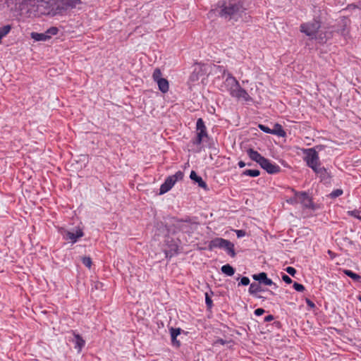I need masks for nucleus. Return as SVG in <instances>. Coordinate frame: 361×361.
<instances>
[{"instance_id": "nucleus-1", "label": "nucleus", "mask_w": 361, "mask_h": 361, "mask_svg": "<svg viewBox=\"0 0 361 361\" xmlns=\"http://www.w3.org/2000/svg\"><path fill=\"white\" fill-rule=\"evenodd\" d=\"M82 4L81 0H23L22 3L29 16L35 17L63 16Z\"/></svg>"}, {"instance_id": "nucleus-2", "label": "nucleus", "mask_w": 361, "mask_h": 361, "mask_svg": "<svg viewBox=\"0 0 361 361\" xmlns=\"http://www.w3.org/2000/svg\"><path fill=\"white\" fill-rule=\"evenodd\" d=\"M220 15L222 17L238 20L247 9L245 0H229L221 6Z\"/></svg>"}, {"instance_id": "nucleus-3", "label": "nucleus", "mask_w": 361, "mask_h": 361, "mask_svg": "<svg viewBox=\"0 0 361 361\" xmlns=\"http://www.w3.org/2000/svg\"><path fill=\"white\" fill-rule=\"evenodd\" d=\"M320 27L321 21L319 19L314 18L310 22L302 23L300 26V30L310 39H316L317 34Z\"/></svg>"}, {"instance_id": "nucleus-4", "label": "nucleus", "mask_w": 361, "mask_h": 361, "mask_svg": "<svg viewBox=\"0 0 361 361\" xmlns=\"http://www.w3.org/2000/svg\"><path fill=\"white\" fill-rule=\"evenodd\" d=\"M183 173L178 171L174 175L167 177L164 183L160 186L159 195H163L169 192L178 180L183 178Z\"/></svg>"}, {"instance_id": "nucleus-5", "label": "nucleus", "mask_w": 361, "mask_h": 361, "mask_svg": "<svg viewBox=\"0 0 361 361\" xmlns=\"http://www.w3.org/2000/svg\"><path fill=\"white\" fill-rule=\"evenodd\" d=\"M208 137L207 128L202 118L197 119L196 123V137L193 141V144L200 145L203 142L204 139Z\"/></svg>"}, {"instance_id": "nucleus-6", "label": "nucleus", "mask_w": 361, "mask_h": 361, "mask_svg": "<svg viewBox=\"0 0 361 361\" xmlns=\"http://www.w3.org/2000/svg\"><path fill=\"white\" fill-rule=\"evenodd\" d=\"M304 154H305L304 160L311 169L320 164L319 154L314 148L304 149Z\"/></svg>"}, {"instance_id": "nucleus-7", "label": "nucleus", "mask_w": 361, "mask_h": 361, "mask_svg": "<svg viewBox=\"0 0 361 361\" xmlns=\"http://www.w3.org/2000/svg\"><path fill=\"white\" fill-rule=\"evenodd\" d=\"M162 73L159 68H156L152 74V78L154 82L157 83L159 90L162 93H166L169 90V81L161 77Z\"/></svg>"}, {"instance_id": "nucleus-8", "label": "nucleus", "mask_w": 361, "mask_h": 361, "mask_svg": "<svg viewBox=\"0 0 361 361\" xmlns=\"http://www.w3.org/2000/svg\"><path fill=\"white\" fill-rule=\"evenodd\" d=\"M61 233L63 239L70 240L72 243H76L80 238L84 235V233L80 228L76 230L75 232L63 230L61 231Z\"/></svg>"}, {"instance_id": "nucleus-9", "label": "nucleus", "mask_w": 361, "mask_h": 361, "mask_svg": "<svg viewBox=\"0 0 361 361\" xmlns=\"http://www.w3.org/2000/svg\"><path fill=\"white\" fill-rule=\"evenodd\" d=\"M260 166L264 169L269 174L278 173L281 171V167L275 163L271 162L268 159L265 158Z\"/></svg>"}, {"instance_id": "nucleus-10", "label": "nucleus", "mask_w": 361, "mask_h": 361, "mask_svg": "<svg viewBox=\"0 0 361 361\" xmlns=\"http://www.w3.org/2000/svg\"><path fill=\"white\" fill-rule=\"evenodd\" d=\"M296 197L298 198V203L302 204L306 208H312L313 203L310 197L305 192H295Z\"/></svg>"}, {"instance_id": "nucleus-11", "label": "nucleus", "mask_w": 361, "mask_h": 361, "mask_svg": "<svg viewBox=\"0 0 361 361\" xmlns=\"http://www.w3.org/2000/svg\"><path fill=\"white\" fill-rule=\"evenodd\" d=\"M234 98H236L238 100L245 102L246 103L252 102V98L249 95L245 90L240 87L236 93L233 95Z\"/></svg>"}, {"instance_id": "nucleus-12", "label": "nucleus", "mask_w": 361, "mask_h": 361, "mask_svg": "<svg viewBox=\"0 0 361 361\" xmlns=\"http://www.w3.org/2000/svg\"><path fill=\"white\" fill-rule=\"evenodd\" d=\"M252 278L255 281H258L266 286L274 285L275 287H277L276 285L272 281V280L267 277V274L265 272H261L258 274H254L252 276Z\"/></svg>"}, {"instance_id": "nucleus-13", "label": "nucleus", "mask_w": 361, "mask_h": 361, "mask_svg": "<svg viewBox=\"0 0 361 361\" xmlns=\"http://www.w3.org/2000/svg\"><path fill=\"white\" fill-rule=\"evenodd\" d=\"M223 74L224 75H226V78L224 82V85L228 90L229 88L232 87V86L235 85L237 82H238L235 77L232 75L231 73L227 72L226 69H224Z\"/></svg>"}, {"instance_id": "nucleus-14", "label": "nucleus", "mask_w": 361, "mask_h": 361, "mask_svg": "<svg viewBox=\"0 0 361 361\" xmlns=\"http://www.w3.org/2000/svg\"><path fill=\"white\" fill-rule=\"evenodd\" d=\"M247 155L252 160L258 163L259 165L262 164L263 160L265 159L263 156H262L258 152L254 150L253 149H248L247 150Z\"/></svg>"}, {"instance_id": "nucleus-15", "label": "nucleus", "mask_w": 361, "mask_h": 361, "mask_svg": "<svg viewBox=\"0 0 361 361\" xmlns=\"http://www.w3.org/2000/svg\"><path fill=\"white\" fill-rule=\"evenodd\" d=\"M226 243V239L222 238H215L209 243V250H212L214 248H223L224 244Z\"/></svg>"}, {"instance_id": "nucleus-16", "label": "nucleus", "mask_w": 361, "mask_h": 361, "mask_svg": "<svg viewBox=\"0 0 361 361\" xmlns=\"http://www.w3.org/2000/svg\"><path fill=\"white\" fill-rule=\"evenodd\" d=\"M180 331L181 329L179 328L175 329L172 327L170 329L172 345L177 348L180 346V341L177 340V336L180 335Z\"/></svg>"}, {"instance_id": "nucleus-17", "label": "nucleus", "mask_w": 361, "mask_h": 361, "mask_svg": "<svg viewBox=\"0 0 361 361\" xmlns=\"http://www.w3.org/2000/svg\"><path fill=\"white\" fill-rule=\"evenodd\" d=\"M190 178L194 180L195 182H196L197 184H198V186L203 188V189H207V183L202 180V178L197 176V174L196 173L195 171H192L191 173H190Z\"/></svg>"}, {"instance_id": "nucleus-18", "label": "nucleus", "mask_w": 361, "mask_h": 361, "mask_svg": "<svg viewBox=\"0 0 361 361\" xmlns=\"http://www.w3.org/2000/svg\"><path fill=\"white\" fill-rule=\"evenodd\" d=\"M73 334L75 338V348L78 349V353H80L82 350V348L85 346V341L80 335L75 334V332Z\"/></svg>"}, {"instance_id": "nucleus-19", "label": "nucleus", "mask_w": 361, "mask_h": 361, "mask_svg": "<svg viewBox=\"0 0 361 361\" xmlns=\"http://www.w3.org/2000/svg\"><path fill=\"white\" fill-rule=\"evenodd\" d=\"M222 249L225 250L230 256L235 257L234 244L229 240H226V243L224 244Z\"/></svg>"}, {"instance_id": "nucleus-20", "label": "nucleus", "mask_w": 361, "mask_h": 361, "mask_svg": "<svg viewBox=\"0 0 361 361\" xmlns=\"http://www.w3.org/2000/svg\"><path fill=\"white\" fill-rule=\"evenodd\" d=\"M272 135H276L279 137H284L286 135V132L280 124L276 123L274 125V128L272 129Z\"/></svg>"}, {"instance_id": "nucleus-21", "label": "nucleus", "mask_w": 361, "mask_h": 361, "mask_svg": "<svg viewBox=\"0 0 361 361\" xmlns=\"http://www.w3.org/2000/svg\"><path fill=\"white\" fill-rule=\"evenodd\" d=\"M312 169L315 172L316 174L322 178H324L327 173L326 169L323 166H321V164H319Z\"/></svg>"}, {"instance_id": "nucleus-22", "label": "nucleus", "mask_w": 361, "mask_h": 361, "mask_svg": "<svg viewBox=\"0 0 361 361\" xmlns=\"http://www.w3.org/2000/svg\"><path fill=\"white\" fill-rule=\"evenodd\" d=\"M221 271L227 276H231L235 273V269L230 264H227L221 267Z\"/></svg>"}, {"instance_id": "nucleus-23", "label": "nucleus", "mask_w": 361, "mask_h": 361, "mask_svg": "<svg viewBox=\"0 0 361 361\" xmlns=\"http://www.w3.org/2000/svg\"><path fill=\"white\" fill-rule=\"evenodd\" d=\"M32 37L36 41H46V40L49 39V36L47 35L46 32H44V33L32 32Z\"/></svg>"}, {"instance_id": "nucleus-24", "label": "nucleus", "mask_w": 361, "mask_h": 361, "mask_svg": "<svg viewBox=\"0 0 361 361\" xmlns=\"http://www.w3.org/2000/svg\"><path fill=\"white\" fill-rule=\"evenodd\" d=\"M262 290V288L260 285L255 283H251L249 288V293L251 295H256L257 293L261 292Z\"/></svg>"}, {"instance_id": "nucleus-25", "label": "nucleus", "mask_w": 361, "mask_h": 361, "mask_svg": "<svg viewBox=\"0 0 361 361\" xmlns=\"http://www.w3.org/2000/svg\"><path fill=\"white\" fill-rule=\"evenodd\" d=\"M259 174L260 171L257 169H246L242 173V176H249L251 177H257Z\"/></svg>"}, {"instance_id": "nucleus-26", "label": "nucleus", "mask_w": 361, "mask_h": 361, "mask_svg": "<svg viewBox=\"0 0 361 361\" xmlns=\"http://www.w3.org/2000/svg\"><path fill=\"white\" fill-rule=\"evenodd\" d=\"M343 273L349 276L350 278H351L352 279H353L354 281H360L361 279V276L356 274V273H354L353 271H352L351 270H349V269H345L343 270Z\"/></svg>"}, {"instance_id": "nucleus-27", "label": "nucleus", "mask_w": 361, "mask_h": 361, "mask_svg": "<svg viewBox=\"0 0 361 361\" xmlns=\"http://www.w3.org/2000/svg\"><path fill=\"white\" fill-rule=\"evenodd\" d=\"M11 29V27L8 25L0 27V43L1 42L2 38L4 37L7 34H8Z\"/></svg>"}, {"instance_id": "nucleus-28", "label": "nucleus", "mask_w": 361, "mask_h": 361, "mask_svg": "<svg viewBox=\"0 0 361 361\" xmlns=\"http://www.w3.org/2000/svg\"><path fill=\"white\" fill-rule=\"evenodd\" d=\"M59 32V29L56 27H51L49 28L45 32L47 35L49 36V39L51 38L52 35H56Z\"/></svg>"}, {"instance_id": "nucleus-29", "label": "nucleus", "mask_w": 361, "mask_h": 361, "mask_svg": "<svg viewBox=\"0 0 361 361\" xmlns=\"http://www.w3.org/2000/svg\"><path fill=\"white\" fill-rule=\"evenodd\" d=\"M241 87L240 85L239 82H237L235 85L232 86V87L229 88L227 91L229 92L230 95L233 97V95L236 93L238 89Z\"/></svg>"}, {"instance_id": "nucleus-30", "label": "nucleus", "mask_w": 361, "mask_h": 361, "mask_svg": "<svg viewBox=\"0 0 361 361\" xmlns=\"http://www.w3.org/2000/svg\"><path fill=\"white\" fill-rule=\"evenodd\" d=\"M82 264L88 267V268H90L91 267V265H92V259L90 257H82Z\"/></svg>"}, {"instance_id": "nucleus-31", "label": "nucleus", "mask_w": 361, "mask_h": 361, "mask_svg": "<svg viewBox=\"0 0 361 361\" xmlns=\"http://www.w3.org/2000/svg\"><path fill=\"white\" fill-rule=\"evenodd\" d=\"M360 212L359 210H357V209L348 212V214L350 216H354V217H355V218H357V219H358L359 220L361 221V216L360 215Z\"/></svg>"}, {"instance_id": "nucleus-32", "label": "nucleus", "mask_w": 361, "mask_h": 361, "mask_svg": "<svg viewBox=\"0 0 361 361\" xmlns=\"http://www.w3.org/2000/svg\"><path fill=\"white\" fill-rule=\"evenodd\" d=\"M293 288L298 292H302L305 289V286L302 284L298 283L297 282H295L293 283Z\"/></svg>"}, {"instance_id": "nucleus-33", "label": "nucleus", "mask_w": 361, "mask_h": 361, "mask_svg": "<svg viewBox=\"0 0 361 361\" xmlns=\"http://www.w3.org/2000/svg\"><path fill=\"white\" fill-rule=\"evenodd\" d=\"M205 302L208 308H212L213 302L207 293H205Z\"/></svg>"}, {"instance_id": "nucleus-34", "label": "nucleus", "mask_w": 361, "mask_h": 361, "mask_svg": "<svg viewBox=\"0 0 361 361\" xmlns=\"http://www.w3.org/2000/svg\"><path fill=\"white\" fill-rule=\"evenodd\" d=\"M259 128L264 133L272 134V129H270L268 126L262 124H259Z\"/></svg>"}, {"instance_id": "nucleus-35", "label": "nucleus", "mask_w": 361, "mask_h": 361, "mask_svg": "<svg viewBox=\"0 0 361 361\" xmlns=\"http://www.w3.org/2000/svg\"><path fill=\"white\" fill-rule=\"evenodd\" d=\"M342 194H343V190L341 189H336V190L332 191V192L330 194V195L331 197L335 198V197H339Z\"/></svg>"}, {"instance_id": "nucleus-36", "label": "nucleus", "mask_w": 361, "mask_h": 361, "mask_svg": "<svg viewBox=\"0 0 361 361\" xmlns=\"http://www.w3.org/2000/svg\"><path fill=\"white\" fill-rule=\"evenodd\" d=\"M250 283V279L247 276H243L240 279V282L239 283V286L240 285H243V286H247L249 285Z\"/></svg>"}, {"instance_id": "nucleus-37", "label": "nucleus", "mask_w": 361, "mask_h": 361, "mask_svg": "<svg viewBox=\"0 0 361 361\" xmlns=\"http://www.w3.org/2000/svg\"><path fill=\"white\" fill-rule=\"evenodd\" d=\"M286 271H287V273H288L292 276H294L295 274H296L295 269L294 267H286Z\"/></svg>"}, {"instance_id": "nucleus-38", "label": "nucleus", "mask_w": 361, "mask_h": 361, "mask_svg": "<svg viewBox=\"0 0 361 361\" xmlns=\"http://www.w3.org/2000/svg\"><path fill=\"white\" fill-rule=\"evenodd\" d=\"M294 193L297 192L295 190H293ZM287 202L290 204H294L298 203V198L296 197V195H295L294 197L290 198V200H287Z\"/></svg>"}, {"instance_id": "nucleus-39", "label": "nucleus", "mask_w": 361, "mask_h": 361, "mask_svg": "<svg viewBox=\"0 0 361 361\" xmlns=\"http://www.w3.org/2000/svg\"><path fill=\"white\" fill-rule=\"evenodd\" d=\"M282 280L288 284H290L292 283V279L286 274L282 275Z\"/></svg>"}, {"instance_id": "nucleus-40", "label": "nucleus", "mask_w": 361, "mask_h": 361, "mask_svg": "<svg viewBox=\"0 0 361 361\" xmlns=\"http://www.w3.org/2000/svg\"><path fill=\"white\" fill-rule=\"evenodd\" d=\"M265 312L264 310L262 308H257L255 310L254 313L256 316H261Z\"/></svg>"}, {"instance_id": "nucleus-41", "label": "nucleus", "mask_w": 361, "mask_h": 361, "mask_svg": "<svg viewBox=\"0 0 361 361\" xmlns=\"http://www.w3.org/2000/svg\"><path fill=\"white\" fill-rule=\"evenodd\" d=\"M235 232L238 238H241L244 236L245 234V232L243 230H236Z\"/></svg>"}, {"instance_id": "nucleus-42", "label": "nucleus", "mask_w": 361, "mask_h": 361, "mask_svg": "<svg viewBox=\"0 0 361 361\" xmlns=\"http://www.w3.org/2000/svg\"><path fill=\"white\" fill-rule=\"evenodd\" d=\"M274 318L273 315L269 314L264 317V321L266 322H271V321L274 320Z\"/></svg>"}, {"instance_id": "nucleus-43", "label": "nucleus", "mask_w": 361, "mask_h": 361, "mask_svg": "<svg viewBox=\"0 0 361 361\" xmlns=\"http://www.w3.org/2000/svg\"><path fill=\"white\" fill-rule=\"evenodd\" d=\"M238 165L240 168H243L244 166H245L246 164L243 161H240Z\"/></svg>"}, {"instance_id": "nucleus-44", "label": "nucleus", "mask_w": 361, "mask_h": 361, "mask_svg": "<svg viewBox=\"0 0 361 361\" xmlns=\"http://www.w3.org/2000/svg\"><path fill=\"white\" fill-rule=\"evenodd\" d=\"M307 304L310 306V307H314V304L313 302H312L311 300H307Z\"/></svg>"}, {"instance_id": "nucleus-45", "label": "nucleus", "mask_w": 361, "mask_h": 361, "mask_svg": "<svg viewBox=\"0 0 361 361\" xmlns=\"http://www.w3.org/2000/svg\"><path fill=\"white\" fill-rule=\"evenodd\" d=\"M257 297L258 298H263V297H262V296H261V295H257Z\"/></svg>"}, {"instance_id": "nucleus-46", "label": "nucleus", "mask_w": 361, "mask_h": 361, "mask_svg": "<svg viewBox=\"0 0 361 361\" xmlns=\"http://www.w3.org/2000/svg\"><path fill=\"white\" fill-rule=\"evenodd\" d=\"M269 293H270V294H271V295H274V294L271 290H269Z\"/></svg>"}]
</instances>
